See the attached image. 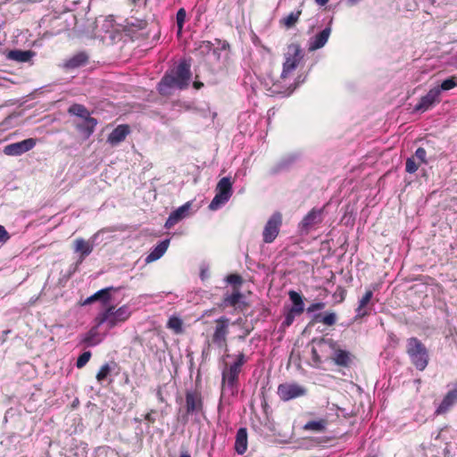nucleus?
I'll return each instance as SVG.
<instances>
[{
  "instance_id": "f257e3e1",
  "label": "nucleus",
  "mask_w": 457,
  "mask_h": 457,
  "mask_svg": "<svg viewBox=\"0 0 457 457\" xmlns=\"http://www.w3.org/2000/svg\"><path fill=\"white\" fill-rule=\"evenodd\" d=\"M191 64L182 60L177 66L168 71L158 84V90L162 96H169L172 89H185L191 80Z\"/></svg>"
},
{
  "instance_id": "f03ea898",
  "label": "nucleus",
  "mask_w": 457,
  "mask_h": 457,
  "mask_svg": "<svg viewBox=\"0 0 457 457\" xmlns=\"http://www.w3.org/2000/svg\"><path fill=\"white\" fill-rule=\"evenodd\" d=\"M224 357L231 358L233 361L230 362H224V366L221 370L222 386L233 392L237 390L239 374L241 373L244 365L247 362L248 357L244 353H238L237 354L227 353Z\"/></svg>"
},
{
  "instance_id": "7ed1b4c3",
  "label": "nucleus",
  "mask_w": 457,
  "mask_h": 457,
  "mask_svg": "<svg viewBox=\"0 0 457 457\" xmlns=\"http://www.w3.org/2000/svg\"><path fill=\"white\" fill-rule=\"evenodd\" d=\"M131 314V309L128 304H123L117 309L113 305H108L97 314L95 321L98 325L105 324L108 329H112L127 321Z\"/></svg>"
},
{
  "instance_id": "20e7f679",
  "label": "nucleus",
  "mask_w": 457,
  "mask_h": 457,
  "mask_svg": "<svg viewBox=\"0 0 457 457\" xmlns=\"http://www.w3.org/2000/svg\"><path fill=\"white\" fill-rule=\"evenodd\" d=\"M406 352L416 369L419 370L426 369L428 363V352L420 340L417 337H410L407 340Z\"/></svg>"
},
{
  "instance_id": "39448f33",
  "label": "nucleus",
  "mask_w": 457,
  "mask_h": 457,
  "mask_svg": "<svg viewBox=\"0 0 457 457\" xmlns=\"http://www.w3.org/2000/svg\"><path fill=\"white\" fill-rule=\"evenodd\" d=\"M303 59V51L299 44L292 43L287 46V52L284 54V62L280 78L287 79L296 70Z\"/></svg>"
},
{
  "instance_id": "423d86ee",
  "label": "nucleus",
  "mask_w": 457,
  "mask_h": 457,
  "mask_svg": "<svg viewBox=\"0 0 457 457\" xmlns=\"http://www.w3.org/2000/svg\"><path fill=\"white\" fill-rule=\"evenodd\" d=\"M233 181L229 177H224L219 180L215 188V195L209 204V209L216 211L230 199L233 189Z\"/></svg>"
},
{
  "instance_id": "0eeeda50",
  "label": "nucleus",
  "mask_w": 457,
  "mask_h": 457,
  "mask_svg": "<svg viewBox=\"0 0 457 457\" xmlns=\"http://www.w3.org/2000/svg\"><path fill=\"white\" fill-rule=\"evenodd\" d=\"M96 29L102 38L108 36L110 39L113 40L115 36L121 31V26L115 21L112 15L100 16L96 20Z\"/></svg>"
},
{
  "instance_id": "6e6552de",
  "label": "nucleus",
  "mask_w": 457,
  "mask_h": 457,
  "mask_svg": "<svg viewBox=\"0 0 457 457\" xmlns=\"http://www.w3.org/2000/svg\"><path fill=\"white\" fill-rule=\"evenodd\" d=\"M230 320L226 316H221L215 320V327L212 335V343L219 347L228 351L227 338L229 333Z\"/></svg>"
},
{
  "instance_id": "1a4fd4ad",
  "label": "nucleus",
  "mask_w": 457,
  "mask_h": 457,
  "mask_svg": "<svg viewBox=\"0 0 457 457\" xmlns=\"http://www.w3.org/2000/svg\"><path fill=\"white\" fill-rule=\"evenodd\" d=\"M282 224V215L280 212H275L268 220L264 226L262 237L263 242L266 244L272 243L279 233V228Z\"/></svg>"
},
{
  "instance_id": "9d476101",
  "label": "nucleus",
  "mask_w": 457,
  "mask_h": 457,
  "mask_svg": "<svg viewBox=\"0 0 457 457\" xmlns=\"http://www.w3.org/2000/svg\"><path fill=\"white\" fill-rule=\"evenodd\" d=\"M186 411L187 415L204 414V401L200 392L195 390L186 393Z\"/></svg>"
},
{
  "instance_id": "9b49d317",
  "label": "nucleus",
  "mask_w": 457,
  "mask_h": 457,
  "mask_svg": "<svg viewBox=\"0 0 457 457\" xmlns=\"http://www.w3.org/2000/svg\"><path fill=\"white\" fill-rule=\"evenodd\" d=\"M323 208L312 209L299 223V229L302 233H309L316 225H319L323 220Z\"/></svg>"
},
{
  "instance_id": "f8f14e48",
  "label": "nucleus",
  "mask_w": 457,
  "mask_h": 457,
  "mask_svg": "<svg viewBox=\"0 0 457 457\" xmlns=\"http://www.w3.org/2000/svg\"><path fill=\"white\" fill-rule=\"evenodd\" d=\"M37 141L35 138H27L20 142L7 145L4 147V154L9 156L21 155L35 147Z\"/></svg>"
},
{
  "instance_id": "ddd939ff",
  "label": "nucleus",
  "mask_w": 457,
  "mask_h": 457,
  "mask_svg": "<svg viewBox=\"0 0 457 457\" xmlns=\"http://www.w3.org/2000/svg\"><path fill=\"white\" fill-rule=\"evenodd\" d=\"M306 390L304 387L297 384H281L278 387V395L282 401H289L291 399L304 395Z\"/></svg>"
},
{
  "instance_id": "4468645a",
  "label": "nucleus",
  "mask_w": 457,
  "mask_h": 457,
  "mask_svg": "<svg viewBox=\"0 0 457 457\" xmlns=\"http://www.w3.org/2000/svg\"><path fill=\"white\" fill-rule=\"evenodd\" d=\"M97 236L98 234L96 233L88 240L77 238L74 241V252L79 253V263H81L93 252Z\"/></svg>"
},
{
  "instance_id": "2eb2a0df",
  "label": "nucleus",
  "mask_w": 457,
  "mask_h": 457,
  "mask_svg": "<svg viewBox=\"0 0 457 457\" xmlns=\"http://www.w3.org/2000/svg\"><path fill=\"white\" fill-rule=\"evenodd\" d=\"M439 102V90L433 87L420 98V102L415 105L414 111L418 112H424Z\"/></svg>"
},
{
  "instance_id": "dca6fc26",
  "label": "nucleus",
  "mask_w": 457,
  "mask_h": 457,
  "mask_svg": "<svg viewBox=\"0 0 457 457\" xmlns=\"http://www.w3.org/2000/svg\"><path fill=\"white\" fill-rule=\"evenodd\" d=\"M191 207L192 202L189 201L171 212L165 222V228H170L181 220L187 218L189 215Z\"/></svg>"
},
{
  "instance_id": "f3484780",
  "label": "nucleus",
  "mask_w": 457,
  "mask_h": 457,
  "mask_svg": "<svg viewBox=\"0 0 457 457\" xmlns=\"http://www.w3.org/2000/svg\"><path fill=\"white\" fill-rule=\"evenodd\" d=\"M100 326L101 325L96 323L94 327L81 336L80 343L86 346H96L99 345L104 338V334L99 332Z\"/></svg>"
},
{
  "instance_id": "a211bd4d",
  "label": "nucleus",
  "mask_w": 457,
  "mask_h": 457,
  "mask_svg": "<svg viewBox=\"0 0 457 457\" xmlns=\"http://www.w3.org/2000/svg\"><path fill=\"white\" fill-rule=\"evenodd\" d=\"M331 33V29L329 27L325 28L320 33L311 37L308 41V50L310 52L318 50L323 47L328 40V37Z\"/></svg>"
},
{
  "instance_id": "6ab92c4d",
  "label": "nucleus",
  "mask_w": 457,
  "mask_h": 457,
  "mask_svg": "<svg viewBox=\"0 0 457 457\" xmlns=\"http://www.w3.org/2000/svg\"><path fill=\"white\" fill-rule=\"evenodd\" d=\"M457 403V388L450 390L438 404L435 413L441 415L446 413Z\"/></svg>"
},
{
  "instance_id": "aec40b11",
  "label": "nucleus",
  "mask_w": 457,
  "mask_h": 457,
  "mask_svg": "<svg viewBox=\"0 0 457 457\" xmlns=\"http://www.w3.org/2000/svg\"><path fill=\"white\" fill-rule=\"evenodd\" d=\"M129 132V125H119L110 133L107 141L112 145H118L126 138Z\"/></svg>"
},
{
  "instance_id": "412c9836",
  "label": "nucleus",
  "mask_w": 457,
  "mask_h": 457,
  "mask_svg": "<svg viewBox=\"0 0 457 457\" xmlns=\"http://www.w3.org/2000/svg\"><path fill=\"white\" fill-rule=\"evenodd\" d=\"M373 297V292L367 290L364 295L359 300L357 308L355 309L356 319H361L369 314L368 304Z\"/></svg>"
},
{
  "instance_id": "4be33fe9",
  "label": "nucleus",
  "mask_w": 457,
  "mask_h": 457,
  "mask_svg": "<svg viewBox=\"0 0 457 457\" xmlns=\"http://www.w3.org/2000/svg\"><path fill=\"white\" fill-rule=\"evenodd\" d=\"M96 125V119L90 117L77 123L76 128L86 138H88L94 133Z\"/></svg>"
},
{
  "instance_id": "5701e85b",
  "label": "nucleus",
  "mask_w": 457,
  "mask_h": 457,
  "mask_svg": "<svg viewBox=\"0 0 457 457\" xmlns=\"http://www.w3.org/2000/svg\"><path fill=\"white\" fill-rule=\"evenodd\" d=\"M247 450V430L245 428H240L236 435L235 451L242 455Z\"/></svg>"
},
{
  "instance_id": "b1692460",
  "label": "nucleus",
  "mask_w": 457,
  "mask_h": 457,
  "mask_svg": "<svg viewBox=\"0 0 457 457\" xmlns=\"http://www.w3.org/2000/svg\"><path fill=\"white\" fill-rule=\"evenodd\" d=\"M170 245V240L165 239L162 242H160L154 249L146 256L145 262H152L158 259H160L167 251L168 246Z\"/></svg>"
},
{
  "instance_id": "393cba45",
  "label": "nucleus",
  "mask_w": 457,
  "mask_h": 457,
  "mask_svg": "<svg viewBox=\"0 0 457 457\" xmlns=\"http://www.w3.org/2000/svg\"><path fill=\"white\" fill-rule=\"evenodd\" d=\"M289 298L293 303V306L290 311L293 313H296L298 315L302 314L304 311V303L301 295L294 290L288 292Z\"/></svg>"
},
{
  "instance_id": "a878e982",
  "label": "nucleus",
  "mask_w": 457,
  "mask_h": 457,
  "mask_svg": "<svg viewBox=\"0 0 457 457\" xmlns=\"http://www.w3.org/2000/svg\"><path fill=\"white\" fill-rule=\"evenodd\" d=\"M34 53L32 51H22V50H12L8 54V58L19 62H29L33 56Z\"/></svg>"
},
{
  "instance_id": "bb28decb",
  "label": "nucleus",
  "mask_w": 457,
  "mask_h": 457,
  "mask_svg": "<svg viewBox=\"0 0 457 457\" xmlns=\"http://www.w3.org/2000/svg\"><path fill=\"white\" fill-rule=\"evenodd\" d=\"M87 55L85 53H79L73 55L65 62V67L68 69H75L83 66L87 62Z\"/></svg>"
},
{
  "instance_id": "cd10ccee",
  "label": "nucleus",
  "mask_w": 457,
  "mask_h": 457,
  "mask_svg": "<svg viewBox=\"0 0 457 457\" xmlns=\"http://www.w3.org/2000/svg\"><path fill=\"white\" fill-rule=\"evenodd\" d=\"M302 14V9L298 8L297 10L290 12L287 16L283 17L279 22L281 25L286 27L287 29L293 28L298 21L300 16Z\"/></svg>"
},
{
  "instance_id": "c85d7f7f",
  "label": "nucleus",
  "mask_w": 457,
  "mask_h": 457,
  "mask_svg": "<svg viewBox=\"0 0 457 457\" xmlns=\"http://www.w3.org/2000/svg\"><path fill=\"white\" fill-rule=\"evenodd\" d=\"M332 359L339 366H347L351 361L350 353L342 349H336Z\"/></svg>"
},
{
  "instance_id": "c756f323",
  "label": "nucleus",
  "mask_w": 457,
  "mask_h": 457,
  "mask_svg": "<svg viewBox=\"0 0 457 457\" xmlns=\"http://www.w3.org/2000/svg\"><path fill=\"white\" fill-rule=\"evenodd\" d=\"M68 112L71 115L78 116L82 120L91 117L89 111L84 105L79 104H73L71 105L68 109Z\"/></svg>"
},
{
  "instance_id": "7c9ffc66",
  "label": "nucleus",
  "mask_w": 457,
  "mask_h": 457,
  "mask_svg": "<svg viewBox=\"0 0 457 457\" xmlns=\"http://www.w3.org/2000/svg\"><path fill=\"white\" fill-rule=\"evenodd\" d=\"M327 424L328 422L324 419L311 420L304 424L303 429L308 431L322 432L326 429Z\"/></svg>"
},
{
  "instance_id": "2f4dec72",
  "label": "nucleus",
  "mask_w": 457,
  "mask_h": 457,
  "mask_svg": "<svg viewBox=\"0 0 457 457\" xmlns=\"http://www.w3.org/2000/svg\"><path fill=\"white\" fill-rule=\"evenodd\" d=\"M457 86V77L453 76L446 79H445L440 86L435 87L434 88H437L439 90V95H441L442 91H447Z\"/></svg>"
},
{
  "instance_id": "473e14b6",
  "label": "nucleus",
  "mask_w": 457,
  "mask_h": 457,
  "mask_svg": "<svg viewBox=\"0 0 457 457\" xmlns=\"http://www.w3.org/2000/svg\"><path fill=\"white\" fill-rule=\"evenodd\" d=\"M182 320L179 317H170L168 320L167 327L175 333L179 334L183 331Z\"/></svg>"
},
{
  "instance_id": "72a5a7b5",
  "label": "nucleus",
  "mask_w": 457,
  "mask_h": 457,
  "mask_svg": "<svg viewBox=\"0 0 457 457\" xmlns=\"http://www.w3.org/2000/svg\"><path fill=\"white\" fill-rule=\"evenodd\" d=\"M242 294L239 291H236L231 295H228L224 297V304L227 306H235L239 303L242 298Z\"/></svg>"
},
{
  "instance_id": "f704fd0d",
  "label": "nucleus",
  "mask_w": 457,
  "mask_h": 457,
  "mask_svg": "<svg viewBox=\"0 0 457 457\" xmlns=\"http://www.w3.org/2000/svg\"><path fill=\"white\" fill-rule=\"evenodd\" d=\"M112 370V368L111 364H109V363H104V365H102L96 374V380L99 383L103 382L109 376Z\"/></svg>"
},
{
  "instance_id": "c9c22d12",
  "label": "nucleus",
  "mask_w": 457,
  "mask_h": 457,
  "mask_svg": "<svg viewBox=\"0 0 457 457\" xmlns=\"http://www.w3.org/2000/svg\"><path fill=\"white\" fill-rule=\"evenodd\" d=\"M114 290L112 287H105L101 289L103 291L102 295H99L98 300L103 303L104 306L107 307L110 305V301L112 299L111 291Z\"/></svg>"
},
{
  "instance_id": "e433bc0d",
  "label": "nucleus",
  "mask_w": 457,
  "mask_h": 457,
  "mask_svg": "<svg viewBox=\"0 0 457 457\" xmlns=\"http://www.w3.org/2000/svg\"><path fill=\"white\" fill-rule=\"evenodd\" d=\"M187 17V12L184 8H180L177 12L176 19H177V25H178V33H181L185 21Z\"/></svg>"
},
{
  "instance_id": "4c0bfd02",
  "label": "nucleus",
  "mask_w": 457,
  "mask_h": 457,
  "mask_svg": "<svg viewBox=\"0 0 457 457\" xmlns=\"http://www.w3.org/2000/svg\"><path fill=\"white\" fill-rule=\"evenodd\" d=\"M319 321L326 326H333L337 322V315L335 312L326 313Z\"/></svg>"
},
{
  "instance_id": "58836bf2",
  "label": "nucleus",
  "mask_w": 457,
  "mask_h": 457,
  "mask_svg": "<svg viewBox=\"0 0 457 457\" xmlns=\"http://www.w3.org/2000/svg\"><path fill=\"white\" fill-rule=\"evenodd\" d=\"M90 358H91V353L89 351L84 352L77 359L76 367L78 369L83 368L88 362Z\"/></svg>"
},
{
  "instance_id": "ea45409f",
  "label": "nucleus",
  "mask_w": 457,
  "mask_h": 457,
  "mask_svg": "<svg viewBox=\"0 0 457 457\" xmlns=\"http://www.w3.org/2000/svg\"><path fill=\"white\" fill-rule=\"evenodd\" d=\"M419 165L415 162L413 157L406 160L405 170L408 173H414L418 170Z\"/></svg>"
},
{
  "instance_id": "a19ab883",
  "label": "nucleus",
  "mask_w": 457,
  "mask_h": 457,
  "mask_svg": "<svg viewBox=\"0 0 457 457\" xmlns=\"http://www.w3.org/2000/svg\"><path fill=\"white\" fill-rule=\"evenodd\" d=\"M226 281L231 285H241L243 282V279H242L241 276H239L237 274H230L227 277Z\"/></svg>"
},
{
  "instance_id": "79ce46f5",
  "label": "nucleus",
  "mask_w": 457,
  "mask_h": 457,
  "mask_svg": "<svg viewBox=\"0 0 457 457\" xmlns=\"http://www.w3.org/2000/svg\"><path fill=\"white\" fill-rule=\"evenodd\" d=\"M415 157L420 161L421 163H427V152L423 147H419L415 152Z\"/></svg>"
},
{
  "instance_id": "37998d69",
  "label": "nucleus",
  "mask_w": 457,
  "mask_h": 457,
  "mask_svg": "<svg viewBox=\"0 0 457 457\" xmlns=\"http://www.w3.org/2000/svg\"><path fill=\"white\" fill-rule=\"evenodd\" d=\"M325 303L323 302H319V303H312L308 308H307V312L308 313H312V312H314L316 311H320V310H322L325 308Z\"/></svg>"
},
{
  "instance_id": "c03bdc74",
  "label": "nucleus",
  "mask_w": 457,
  "mask_h": 457,
  "mask_svg": "<svg viewBox=\"0 0 457 457\" xmlns=\"http://www.w3.org/2000/svg\"><path fill=\"white\" fill-rule=\"evenodd\" d=\"M298 314L293 313L292 311L289 310V312L286 314L285 320L283 321V325L285 327H289L295 320V316Z\"/></svg>"
},
{
  "instance_id": "a18cd8bd",
  "label": "nucleus",
  "mask_w": 457,
  "mask_h": 457,
  "mask_svg": "<svg viewBox=\"0 0 457 457\" xmlns=\"http://www.w3.org/2000/svg\"><path fill=\"white\" fill-rule=\"evenodd\" d=\"M10 239V236L5 228L0 225V242L5 243Z\"/></svg>"
},
{
  "instance_id": "49530a36",
  "label": "nucleus",
  "mask_w": 457,
  "mask_h": 457,
  "mask_svg": "<svg viewBox=\"0 0 457 457\" xmlns=\"http://www.w3.org/2000/svg\"><path fill=\"white\" fill-rule=\"evenodd\" d=\"M334 296L336 298H338V302H342L345 299V290L343 288H338V290L334 294Z\"/></svg>"
},
{
  "instance_id": "de8ad7c7",
  "label": "nucleus",
  "mask_w": 457,
  "mask_h": 457,
  "mask_svg": "<svg viewBox=\"0 0 457 457\" xmlns=\"http://www.w3.org/2000/svg\"><path fill=\"white\" fill-rule=\"evenodd\" d=\"M304 79H305V78L303 77V79H302V80H300V77H298V78H297V79H296V82H295V86H294L293 87H290L288 88V92H287L286 95H287V96H289L290 94H292V92L296 88V87H297L300 83L304 82Z\"/></svg>"
},
{
  "instance_id": "09e8293b",
  "label": "nucleus",
  "mask_w": 457,
  "mask_h": 457,
  "mask_svg": "<svg viewBox=\"0 0 457 457\" xmlns=\"http://www.w3.org/2000/svg\"><path fill=\"white\" fill-rule=\"evenodd\" d=\"M154 411H151L150 412H148L145 416V420H147L148 422L150 423H154L155 421V418L154 417Z\"/></svg>"
},
{
  "instance_id": "8fccbe9b",
  "label": "nucleus",
  "mask_w": 457,
  "mask_h": 457,
  "mask_svg": "<svg viewBox=\"0 0 457 457\" xmlns=\"http://www.w3.org/2000/svg\"><path fill=\"white\" fill-rule=\"evenodd\" d=\"M103 291H97L91 296H89V299L91 300V303H94L98 300L99 295H102Z\"/></svg>"
},
{
  "instance_id": "3c124183",
  "label": "nucleus",
  "mask_w": 457,
  "mask_h": 457,
  "mask_svg": "<svg viewBox=\"0 0 457 457\" xmlns=\"http://www.w3.org/2000/svg\"><path fill=\"white\" fill-rule=\"evenodd\" d=\"M103 291H97L91 296H89V299L91 300V303H94L98 300L99 295H102Z\"/></svg>"
},
{
  "instance_id": "603ef678",
  "label": "nucleus",
  "mask_w": 457,
  "mask_h": 457,
  "mask_svg": "<svg viewBox=\"0 0 457 457\" xmlns=\"http://www.w3.org/2000/svg\"><path fill=\"white\" fill-rule=\"evenodd\" d=\"M329 0H315L316 4L320 5V6H323L325 5L326 4H328Z\"/></svg>"
},
{
  "instance_id": "864d4df0",
  "label": "nucleus",
  "mask_w": 457,
  "mask_h": 457,
  "mask_svg": "<svg viewBox=\"0 0 457 457\" xmlns=\"http://www.w3.org/2000/svg\"><path fill=\"white\" fill-rule=\"evenodd\" d=\"M179 457H191V455L187 451H184L180 453Z\"/></svg>"
},
{
  "instance_id": "5fc2aeb1",
  "label": "nucleus",
  "mask_w": 457,
  "mask_h": 457,
  "mask_svg": "<svg viewBox=\"0 0 457 457\" xmlns=\"http://www.w3.org/2000/svg\"><path fill=\"white\" fill-rule=\"evenodd\" d=\"M194 87H195L196 89H199L201 87H203V83H201V82H195V83H194Z\"/></svg>"
},
{
  "instance_id": "6e6d98bb",
  "label": "nucleus",
  "mask_w": 457,
  "mask_h": 457,
  "mask_svg": "<svg viewBox=\"0 0 457 457\" xmlns=\"http://www.w3.org/2000/svg\"><path fill=\"white\" fill-rule=\"evenodd\" d=\"M312 356L314 360H318L317 351L314 348L312 349Z\"/></svg>"
},
{
  "instance_id": "4d7b16f0",
  "label": "nucleus",
  "mask_w": 457,
  "mask_h": 457,
  "mask_svg": "<svg viewBox=\"0 0 457 457\" xmlns=\"http://www.w3.org/2000/svg\"><path fill=\"white\" fill-rule=\"evenodd\" d=\"M90 303H91V300L89 299V297H87V298L84 301L83 305H87V304H90Z\"/></svg>"
},
{
  "instance_id": "13d9d810",
  "label": "nucleus",
  "mask_w": 457,
  "mask_h": 457,
  "mask_svg": "<svg viewBox=\"0 0 457 457\" xmlns=\"http://www.w3.org/2000/svg\"><path fill=\"white\" fill-rule=\"evenodd\" d=\"M287 165V163H286V162H285V161H283V162H281L279 163V167H280V168H285Z\"/></svg>"
},
{
  "instance_id": "bf43d9fd",
  "label": "nucleus",
  "mask_w": 457,
  "mask_h": 457,
  "mask_svg": "<svg viewBox=\"0 0 457 457\" xmlns=\"http://www.w3.org/2000/svg\"><path fill=\"white\" fill-rule=\"evenodd\" d=\"M145 21H140L139 28L143 29V28H145Z\"/></svg>"
},
{
  "instance_id": "052dcab7",
  "label": "nucleus",
  "mask_w": 457,
  "mask_h": 457,
  "mask_svg": "<svg viewBox=\"0 0 457 457\" xmlns=\"http://www.w3.org/2000/svg\"><path fill=\"white\" fill-rule=\"evenodd\" d=\"M328 344H329V345H330L331 347H333V346H334V345H335V343H334L332 340H329Z\"/></svg>"
},
{
  "instance_id": "680f3d73",
  "label": "nucleus",
  "mask_w": 457,
  "mask_h": 457,
  "mask_svg": "<svg viewBox=\"0 0 457 457\" xmlns=\"http://www.w3.org/2000/svg\"><path fill=\"white\" fill-rule=\"evenodd\" d=\"M349 1L351 2L352 4H354L357 2V0H349Z\"/></svg>"
},
{
  "instance_id": "e2e57ef3",
  "label": "nucleus",
  "mask_w": 457,
  "mask_h": 457,
  "mask_svg": "<svg viewBox=\"0 0 457 457\" xmlns=\"http://www.w3.org/2000/svg\"><path fill=\"white\" fill-rule=\"evenodd\" d=\"M134 2H136L137 0H133Z\"/></svg>"
},
{
  "instance_id": "0e129e2a",
  "label": "nucleus",
  "mask_w": 457,
  "mask_h": 457,
  "mask_svg": "<svg viewBox=\"0 0 457 457\" xmlns=\"http://www.w3.org/2000/svg\"><path fill=\"white\" fill-rule=\"evenodd\" d=\"M134 2H136L137 0H133Z\"/></svg>"
}]
</instances>
